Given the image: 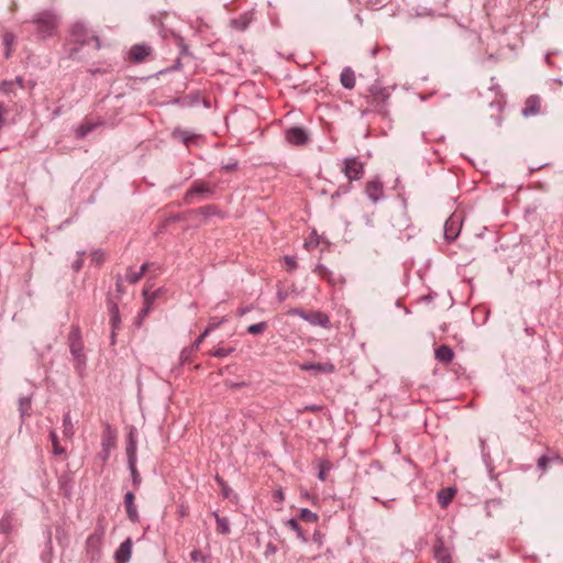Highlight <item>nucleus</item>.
<instances>
[{
	"mask_svg": "<svg viewBox=\"0 0 563 563\" xmlns=\"http://www.w3.org/2000/svg\"><path fill=\"white\" fill-rule=\"evenodd\" d=\"M277 552V547L273 542H268L264 552V555L266 558H269L271 555L275 554Z\"/></svg>",
	"mask_w": 563,
	"mask_h": 563,
	"instance_id": "52",
	"label": "nucleus"
},
{
	"mask_svg": "<svg viewBox=\"0 0 563 563\" xmlns=\"http://www.w3.org/2000/svg\"><path fill=\"white\" fill-rule=\"evenodd\" d=\"M331 468V464L328 462V461H322L320 464H319V472H318V478L320 481H325L327 478V473L328 471Z\"/></svg>",
	"mask_w": 563,
	"mask_h": 563,
	"instance_id": "45",
	"label": "nucleus"
},
{
	"mask_svg": "<svg viewBox=\"0 0 563 563\" xmlns=\"http://www.w3.org/2000/svg\"><path fill=\"white\" fill-rule=\"evenodd\" d=\"M284 261L288 265L289 271H294L297 268V262H296L295 257L286 255L284 257Z\"/></svg>",
	"mask_w": 563,
	"mask_h": 563,
	"instance_id": "53",
	"label": "nucleus"
},
{
	"mask_svg": "<svg viewBox=\"0 0 563 563\" xmlns=\"http://www.w3.org/2000/svg\"><path fill=\"white\" fill-rule=\"evenodd\" d=\"M104 533H106L104 517H100L96 525L95 531L92 534H90V537L97 538L98 540L102 541Z\"/></svg>",
	"mask_w": 563,
	"mask_h": 563,
	"instance_id": "36",
	"label": "nucleus"
},
{
	"mask_svg": "<svg viewBox=\"0 0 563 563\" xmlns=\"http://www.w3.org/2000/svg\"><path fill=\"white\" fill-rule=\"evenodd\" d=\"M12 40H13V35L12 34H9L7 33L4 36H3V42L5 44V46L8 47V51L5 52V56L9 57L10 56V45L12 43Z\"/></svg>",
	"mask_w": 563,
	"mask_h": 563,
	"instance_id": "55",
	"label": "nucleus"
},
{
	"mask_svg": "<svg viewBox=\"0 0 563 563\" xmlns=\"http://www.w3.org/2000/svg\"><path fill=\"white\" fill-rule=\"evenodd\" d=\"M462 228L461 216L453 213L444 223V238L448 242H453L460 235Z\"/></svg>",
	"mask_w": 563,
	"mask_h": 563,
	"instance_id": "5",
	"label": "nucleus"
},
{
	"mask_svg": "<svg viewBox=\"0 0 563 563\" xmlns=\"http://www.w3.org/2000/svg\"><path fill=\"white\" fill-rule=\"evenodd\" d=\"M365 192L367 197L376 203L383 196L384 189H383V183L379 178H375L369 180L366 184Z\"/></svg>",
	"mask_w": 563,
	"mask_h": 563,
	"instance_id": "14",
	"label": "nucleus"
},
{
	"mask_svg": "<svg viewBox=\"0 0 563 563\" xmlns=\"http://www.w3.org/2000/svg\"><path fill=\"white\" fill-rule=\"evenodd\" d=\"M456 494L455 487H445L438 492L437 498L438 503L442 508H445L449 506V504L452 501L453 497Z\"/></svg>",
	"mask_w": 563,
	"mask_h": 563,
	"instance_id": "21",
	"label": "nucleus"
},
{
	"mask_svg": "<svg viewBox=\"0 0 563 563\" xmlns=\"http://www.w3.org/2000/svg\"><path fill=\"white\" fill-rule=\"evenodd\" d=\"M300 369L306 372H311L313 375H318L320 373L331 374L335 371V366L331 362L325 363H312L306 362L299 365Z\"/></svg>",
	"mask_w": 563,
	"mask_h": 563,
	"instance_id": "9",
	"label": "nucleus"
},
{
	"mask_svg": "<svg viewBox=\"0 0 563 563\" xmlns=\"http://www.w3.org/2000/svg\"><path fill=\"white\" fill-rule=\"evenodd\" d=\"M70 353L77 362V366L84 365L86 362V356L84 354V344L82 342H75L69 344Z\"/></svg>",
	"mask_w": 563,
	"mask_h": 563,
	"instance_id": "24",
	"label": "nucleus"
},
{
	"mask_svg": "<svg viewBox=\"0 0 563 563\" xmlns=\"http://www.w3.org/2000/svg\"><path fill=\"white\" fill-rule=\"evenodd\" d=\"M212 516L217 522V531L221 534H229L231 532L229 520L225 517H220L218 511H213Z\"/></svg>",
	"mask_w": 563,
	"mask_h": 563,
	"instance_id": "28",
	"label": "nucleus"
},
{
	"mask_svg": "<svg viewBox=\"0 0 563 563\" xmlns=\"http://www.w3.org/2000/svg\"><path fill=\"white\" fill-rule=\"evenodd\" d=\"M32 23L35 24V33L38 38L45 40L52 36L57 29V16L51 10H45L36 13Z\"/></svg>",
	"mask_w": 563,
	"mask_h": 563,
	"instance_id": "2",
	"label": "nucleus"
},
{
	"mask_svg": "<svg viewBox=\"0 0 563 563\" xmlns=\"http://www.w3.org/2000/svg\"><path fill=\"white\" fill-rule=\"evenodd\" d=\"M433 555L438 563H453L451 550L445 545L443 537H437L433 544Z\"/></svg>",
	"mask_w": 563,
	"mask_h": 563,
	"instance_id": "7",
	"label": "nucleus"
},
{
	"mask_svg": "<svg viewBox=\"0 0 563 563\" xmlns=\"http://www.w3.org/2000/svg\"><path fill=\"white\" fill-rule=\"evenodd\" d=\"M195 350L189 346V347H185L181 353H180V362L181 364H185L187 362H189V358H190V355L191 353L194 352Z\"/></svg>",
	"mask_w": 563,
	"mask_h": 563,
	"instance_id": "50",
	"label": "nucleus"
},
{
	"mask_svg": "<svg viewBox=\"0 0 563 563\" xmlns=\"http://www.w3.org/2000/svg\"><path fill=\"white\" fill-rule=\"evenodd\" d=\"M107 307L110 316V324L113 330H118L121 324V316L118 303L112 299L110 295L107 298Z\"/></svg>",
	"mask_w": 563,
	"mask_h": 563,
	"instance_id": "17",
	"label": "nucleus"
},
{
	"mask_svg": "<svg viewBox=\"0 0 563 563\" xmlns=\"http://www.w3.org/2000/svg\"><path fill=\"white\" fill-rule=\"evenodd\" d=\"M368 92L373 97L374 101L377 102V111L383 112L385 102L388 100L390 96L388 90L384 87H380L378 84H374L368 88Z\"/></svg>",
	"mask_w": 563,
	"mask_h": 563,
	"instance_id": "11",
	"label": "nucleus"
},
{
	"mask_svg": "<svg viewBox=\"0 0 563 563\" xmlns=\"http://www.w3.org/2000/svg\"><path fill=\"white\" fill-rule=\"evenodd\" d=\"M211 332V327H207L205 331L195 340L191 344V347L196 351L199 349V345L205 340V338Z\"/></svg>",
	"mask_w": 563,
	"mask_h": 563,
	"instance_id": "48",
	"label": "nucleus"
},
{
	"mask_svg": "<svg viewBox=\"0 0 563 563\" xmlns=\"http://www.w3.org/2000/svg\"><path fill=\"white\" fill-rule=\"evenodd\" d=\"M286 526L296 532L297 538L301 540V542L306 543L308 542V538L306 533L303 532L302 528L300 527L298 519L291 518L286 521Z\"/></svg>",
	"mask_w": 563,
	"mask_h": 563,
	"instance_id": "30",
	"label": "nucleus"
},
{
	"mask_svg": "<svg viewBox=\"0 0 563 563\" xmlns=\"http://www.w3.org/2000/svg\"><path fill=\"white\" fill-rule=\"evenodd\" d=\"M274 498L275 500L277 501H283L284 500V494L282 490H276L275 494H274Z\"/></svg>",
	"mask_w": 563,
	"mask_h": 563,
	"instance_id": "64",
	"label": "nucleus"
},
{
	"mask_svg": "<svg viewBox=\"0 0 563 563\" xmlns=\"http://www.w3.org/2000/svg\"><path fill=\"white\" fill-rule=\"evenodd\" d=\"M286 140L297 146L306 145L310 142V137L306 129L301 126H291L286 130Z\"/></svg>",
	"mask_w": 563,
	"mask_h": 563,
	"instance_id": "6",
	"label": "nucleus"
},
{
	"mask_svg": "<svg viewBox=\"0 0 563 563\" xmlns=\"http://www.w3.org/2000/svg\"><path fill=\"white\" fill-rule=\"evenodd\" d=\"M321 539H322V534L320 533V531L316 530L312 534V541L314 543L321 544Z\"/></svg>",
	"mask_w": 563,
	"mask_h": 563,
	"instance_id": "62",
	"label": "nucleus"
},
{
	"mask_svg": "<svg viewBox=\"0 0 563 563\" xmlns=\"http://www.w3.org/2000/svg\"><path fill=\"white\" fill-rule=\"evenodd\" d=\"M342 173L349 180H360L364 175V164L357 157H346L343 161Z\"/></svg>",
	"mask_w": 563,
	"mask_h": 563,
	"instance_id": "3",
	"label": "nucleus"
},
{
	"mask_svg": "<svg viewBox=\"0 0 563 563\" xmlns=\"http://www.w3.org/2000/svg\"><path fill=\"white\" fill-rule=\"evenodd\" d=\"M174 36V40H175V43L176 45L179 47L180 52H179V55L180 56H187V55H190V52H189V47L188 45L185 43L184 38L180 36V35H176V34H173Z\"/></svg>",
	"mask_w": 563,
	"mask_h": 563,
	"instance_id": "40",
	"label": "nucleus"
},
{
	"mask_svg": "<svg viewBox=\"0 0 563 563\" xmlns=\"http://www.w3.org/2000/svg\"><path fill=\"white\" fill-rule=\"evenodd\" d=\"M181 67H183L181 59H180V57H178V58L175 60V63H174V65H173V66H170L169 68H167V69H165V70H161L159 73L162 74V73H166V71L178 70V69H180Z\"/></svg>",
	"mask_w": 563,
	"mask_h": 563,
	"instance_id": "56",
	"label": "nucleus"
},
{
	"mask_svg": "<svg viewBox=\"0 0 563 563\" xmlns=\"http://www.w3.org/2000/svg\"><path fill=\"white\" fill-rule=\"evenodd\" d=\"M435 358L442 364H450L454 357V351L449 345H440L435 349Z\"/></svg>",
	"mask_w": 563,
	"mask_h": 563,
	"instance_id": "20",
	"label": "nucleus"
},
{
	"mask_svg": "<svg viewBox=\"0 0 563 563\" xmlns=\"http://www.w3.org/2000/svg\"><path fill=\"white\" fill-rule=\"evenodd\" d=\"M200 99L201 98L199 91H195L184 97L177 98L175 103L179 104L180 107H192L198 104Z\"/></svg>",
	"mask_w": 563,
	"mask_h": 563,
	"instance_id": "25",
	"label": "nucleus"
},
{
	"mask_svg": "<svg viewBox=\"0 0 563 563\" xmlns=\"http://www.w3.org/2000/svg\"><path fill=\"white\" fill-rule=\"evenodd\" d=\"M133 542L126 538L114 552V560L118 563H128L131 559Z\"/></svg>",
	"mask_w": 563,
	"mask_h": 563,
	"instance_id": "13",
	"label": "nucleus"
},
{
	"mask_svg": "<svg viewBox=\"0 0 563 563\" xmlns=\"http://www.w3.org/2000/svg\"><path fill=\"white\" fill-rule=\"evenodd\" d=\"M136 456V428L131 427L128 434L126 457Z\"/></svg>",
	"mask_w": 563,
	"mask_h": 563,
	"instance_id": "26",
	"label": "nucleus"
},
{
	"mask_svg": "<svg viewBox=\"0 0 563 563\" xmlns=\"http://www.w3.org/2000/svg\"><path fill=\"white\" fill-rule=\"evenodd\" d=\"M115 289H117V291L119 294H123L124 292V288H123V285H122V278L120 276L117 278Z\"/></svg>",
	"mask_w": 563,
	"mask_h": 563,
	"instance_id": "61",
	"label": "nucleus"
},
{
	"mask_svg": "<svg viewBox=\"0 0 563 563\" xmlns=\"http://www.w3.org/2000/svg\"><path fill=\"white\" fill-rule=\"evenodd\" d=\"M238 167V162L234 161V162H231V163H228L225 165L222 166V169L225 170V172H233Z\"/></svg>",
	"mask_w": 563,
	"mask_h": 563,
	"instance_id": "59",
	"label": "nucleus"
},
{
	"mask_svg": "<svg viewBox=\"0 0 563 563\" xmlns=\"http://www.w3.org/2000/svg\"><path fill=\"white\" fill-rule=\"evenodd\" d=\"M143 277V272H132L131 269L126 273L125 279L130 284L137 283Z\"/></svg>",
	"mask_w": 563,
	"mask_h": 563,
	"instance_id": "47",
	"label": "nucleus"
},
{
	"mask_svg": "<svg viewBox=\"0 0 563 563\" xmlns=\"http://www.w3.org/2000/svg\"><path fill=\"white\" fill-rule=\"evenodd\" d=\"M541 100L537 95H532L527 98L525 107L521 110V114L525 118L537 115L540 112Z\"/></svg>",
	"mask_w": 563,
	"mask_h": 563,
	"instance_id": "15",
	"label": "nucleus"
},
{
	"mask_svg": "<svg viewBox=\"0 0 563 563\" xmlns=\"http://www.w3.org/2000/svg\"><path fill=\"white\" fill-rule=\"evenodd\" d=\"M234 347H228V349H224V347H218L213 352H211V355L214 356V357H225L228 355H230L231 353L234 352Z\"/></svg>",
	"mask_w": 563,
	"mask_h": 563,
	"instance_id": "46",
	"label": "nucleus"
},
{
	"mask_svg": "<svg viewBox=\"0 0 563 563\" xmlns=\"http://www.w3.org/2000/svg\"><path fill=\"white\" fill-rule=\"evenodd\" d=\"M153 49L145 43L134 44L129 52V59L132 63L139 64L145 60L152 54Z\"/></svg>",
	"mask_w": 563,
	"mask_h": 563,
	"instance_id": "8",
	"label": "nucleus"
},
{
	"mask_svg": "<svg viewBox=\"0 0 563 563\" xmlns=\"http://www.w3.org/2000/svg\"><path fill=\"white\" fill-rule=\"evenodd\" d=\"M216 482L221 487V493L224 498H230L232 489L229 487L227 482L219 475L216 476Z\"/></svg>",
	"mask_w": 563,
	"mask_h": 563,
	"instance_id": "41",
	"label": "nucleus"
},
{
	"mask_svg": "<svg viewBox=\"0 0 563 563\" xmlns=\"http://www.w3.org/2000/svg\"><path fill=\"white\" fill-rule=\"evenodd\" d=\"M128 465L131 473L132 485L135 489H137L142 483V477L136 468V456H129Z\"/></svg>",
	"mask_w": 563,
	"mask_h": 563,
	"instance_id": "23",
	"label": "nucleus"
},
{
	"mask_svg": "<svg viewBox=\"0 0 563 563\" xmlns=\"http://www.w3.org/2000/svg\"><path fill=\"white\" fill-rule=\"evenodd\" d=\"M115 446V434L111 429L110 424H106V429L102 432V442H101V451L98 453V456L107 462L110 456V451Z\"/></svg>",
	"mask_w": 563,
	"mask_h": 563,
	"instance_id": "4",
	"label": "nucleus"
},
{
	"mask_svg": "<svg viewBox=\"0 0 563 563\" xmlns=\"http://www.w3.org/2000/svg\"><path fill=\"white\" fill-rule=\"evenodd\" d=\"M213 194V189L208 186L207 184H205L203 181H194V184L191 185V187L188 189L187 194H186V197H185V200L189 202V199L195 196V195H212Z\"/></svg>",
	"mask_w": 563,
	"mask_h": 563,
	"instance_id": "18",
	"label": "nucleus"
},
{
	"mask_svg": "<svg viewBox=\"0 0 563 563\" xmlns=\"http://www.w3.org/2000/svg\"><path fill=\"white\" fill-rule=\"evenodd\" d=\"M91 41L95 42V49L99 51L101 47L99 37L92 34L84 23L76 22L71 26L69 38L64 46L65 54L70 59L80 60L79 52L81 46L88 45Z\"/></svg>",
	"mask_w": 563,
	"mask_h": 563,
	"instance_id": "1",
	"label": "nucleus"
},
{
	"mask_svg": "<svg viewBox=\"0 0 563 563\" xmlns=\"http://www.w3.org/2000/svg\"><path fill=\"white\" fill-rule=\"evenodd\" d=\"M134 500H135L134 493L126 492L124 495V498H123L126 517L131 522L136 523L140 521V516H139V511H137Z\"/></svg>",
	"mask_w": 563,
	"mask_h": 563,
	"instance_id": "12",
	"label": "nucleus"
},
{
	"mask_svg": "<svg viewBox=\"0 0 563 563\" xmlns=\"http://www.w3.org/2000/svg\"><path fill=\"white\" fill-rule=\"evenodd\" d=\"M307 313H308V311H305L303 309H300V308H292L289 310V314L298 316V317L302 318L303 320H306Z\"/></svg>",
	"mask_w": 563,
	"mask_h": 563,
	"instance_id": "54",
	"label": "nucleus"
},
{
	"mask_svg": "<svg viewBox=\"0 0 563 563\" xmlns=\"http://www.w3.org/2000/svg\"><path fill=\"white\" fill-rule=\"evenodd\" d=\"M49 437H51V440H52V443H53V452H54V454L59 455V454L65 453V449L63 446H60L59 443H58V438H57L55 431H51Z\"/></svg>",
	"mask_w": 563,
	"mask_h": 563,
	"instance_id": "44",
	"label": "nucleus"
},
{
	"mask_svg": "<svg viewBox=\"0 0 563 563\" xmlns=\"http://www.w3.org/2000/svg\"><path fill=\"white\" fill-rule=\"evenodd\" d=\"M190 558H191L192 561L201 560L202 563H208V560H209L210 556L202 555V553L199 550H194L190 553Z\"/></svg>",
	"mask_w": 563,
	"mask_h": 563,
	"instance_id": "49",
	"label": "nucleus"
},
{
	"mask_svg": "<svg viewBox=\"0 0 563 563\" xmlns=\"http://www.w3.org/2000/svg\"><path fill=\"white\" fill-rule=\"evenodd\" d=\"M143 297H144V307L141 309V311L139 312V316L136 317V320H135V325L136 327H141L142 325V322L144 320V318L148 314V312L151 311V307H150V297H148V288H144L143 289V292H142Z\"/></svg>",
	"mask_w": 563,
	"mask_h": 563,
	"instance_id": "27",
	"label": "nucleus"
},
{
	"mask_svg": "<svg viewBox=\"0 0 563 563\" xmlns=\"http://www.w3.org/2000/svg\"><path fill=\"white\" fill-rule=\"evenodd\" d=\"M306 321H308L312 325H320L324 329H330L331 323L328 314L322 311H308Z\"/></svg>",
	"mask_w": 563,
	"mask_h": 563,
	"instance_id": "16",
	"label": "nucleus"
},
{
	"mask_svg": "<svg viewBox=\"0 0 563 563\" xmlns=\"http://www.w3.org/2000/svg\"><path fill=\"white\" fill-rule=\"evenodd\" d=\"M159 291H161V289H157V290H154V291H151L148 289L150 307L152 306V302L158 297Z\"/></svg>",
	"mask_w": 563,
	"mask_h": 563,
	"instance_id": "60",
	"label": "nucleus"
},
{
	"mask_svg": "<svg viewBox=\"0 0 563 563\" xmlns=\"http://www.w3.org/2000/svg\"><path fill=\"white\" fill-rule=\"evenodd\" d=\"M267 327H268L267 322L262 321L258 323L251 324L246 331L250 334L257 335V334L263 333L267 329Z\"/></svg>",
	"mask_w": 563,
	"mask_h": 563,
	"instance_id": "39",
	"label": "nucleus"
},
{
	"mask_svg": "<svg viewBox=\"0 0 563 563\" xmlns=\"http://www.w3.org/2000/svg\"><path fill=\"white\" fill-rule=\"evenodd\" d=\"M340 82L345 89H353L355 87V74L351 67H344L340 75Z\"/></svg>",
	"mask_w": 563,
	"mask_h": 563,
	"instance_id": "22",
	"label": "nucleus"
},
{
	"mask_svg": "<svg viewBox=\"0 0 563 563\" xmlns=\"http://www.w3.org/2000/svg\"><path fill=\"white\" fill-rule=\"evenodd\" d=\"M298 519L305 522H317L319 517L316 512H312L308 508H301L298 515Z\"/></svg>",
	"mask_w": 563,
	"mask_h": 563,
	"instance_id": "34",
	"label": "nucleus"
},
{
	"mask_svg": "<svg viewBox=\"0 0 563 563\" xmlns=\"http://www.w3.org/2000/svg\"><path fill=\"white\" fill-rule=\"evenodd\" d=\"M172 136L174 139H180L186 146H189V143L197 139L196 134H188L186 131L179 128L172 132Z\"/></svg>",
	"mask_w": 563,
	"mask_h": 563,
	"instance_id": "32",
	"label": "nucleus"
},
{
	"mask_svg": "<svg viewBox=\"0 0 563 563\" xmlns=\"http://www.w3.org/2000/svg\"><path fill=\"white\" fill-rule=\"evenodd\" d=\"M31 409V397L24 396L19 398V412L21 418V424L24 422L25 417L30 415Z\"/></svg>",
	"mask_w": 563,
	"mask_h": 563,
	"instance_id": "31",
	"label": "nucleus"
},
{
	"mask_svg": "<svg viewBox=\"0 0 563 563\" xmlns=\"http://www.w3.org/2000/svg\"><path fill=\"white\" fill-rule=\"evenodd\" d=\"M82 265H84V260L82 258H77L71 264V267H73L74 272L78 273L81 269Z\"/></svg>",
	"mask_w": 563,
	"mask_h": 563,
	"instance_id": "58",
	"label": "nucleus"
},
{
	"mask_svg": "<svg viewBox=\"0 0 563 563\" xmlns=\"http://www.w3.org/2000/svg\"><path fill=\"white\" fill-rule=\"evenodd\" d=\"M253 20V13L252 12H245L241 15H239L238 18L235 19H232L230 21V26L240 31V32H243L245 31L249 25L251 24Z\"/></svg>",
	"mask_w": 563,
	"mask_h": 563,
	"instance_id": "19",
	"label": "nucleus"
},
{
	"mask_svg": "<svg viewBox=\"0 0 563 563\" xmlns=\"http://www.w3.org/2000/svg\"><path fill=\"white\" fill-rule=\"evenodd\" d=\"M253 309L252 306H249V307H242L238 310V316L242 317L244 314H246L247 312H250L251 310Z\"/></svg>",
	"mask_w": 563,
	"mask_h": 563,
	"instance_id": "63",
	"label": "nucleus"
},
{
	"mask_svg": "<svg viewBox=\"0 0 563 563\" xmlns=\"http://www.w3.org/2000/svg\"><path fill=\"white\" fill-rule=\"evenodd\" d=\"M95 128H96V124L91 123V122H85V123L80 124L76 129V137L77 139L86 137L90 132L93 131Z\"/></svg>",
	"mask_w": 563,
	"mask_h": 563,
	"instance_id": "33",
	"label": "nucleus"
},
{
	"mask_svg": "<svg viewBox=\"0 0 563 563\" xmlns=\"http://www.w3.org/2000/svg\"><path fill=\"white\" fill-rule=\"evenodd\" d=\"M194 212L201 214L205 218H209V217L218 213V208L214 205H208V206L200 207L199 209L195 210Z\"/></svg>",
	"mask_w": 563,
	"mask_h": 563,
	"instance_id": "38",
	"label": "nucleus"
},
{
	"mask_svg": "<svg viewBox=\"0 0 563 563\" xmlns=\"http://www.w3.org/2000/svg\"><path fill=\"white\" fill-rule=\"evenodd\" d=\"M323 409L320 405H307L303 407L305 411L319 412Z\"/></svg>",
	"mask_w": 563,
	"mask_h": 563,
	"instance_id": "57",
	"label": "nucleus"
},
{
	"mask_svg": "<svg viewBox=\"0 0 563 563\" xmlns=\"http://www.w3.org/2000/svg\"><path fill=\"white\" fill-rule=\"evenodd\" d=\"M481 452L483 461L487 467V472L490 478H493V466L490 464V453L485 439H481Z\"/></svg>",
	"mask_w": 563,
	"mask_h": 563,
	"instance_id": "29",
	"label": "nucleus"
},
{
	"mask_svg": "<svg viewBox=\"0 0 563 563\" xmlns=\"http://www.w3.org/2000/svg\"><path fill=\"white\" fill-rule=\"evenodd\" d=\"M63 433L68 438L73 437L74 434V426L69 412L65 413L63 417Z\"/></svg>",
	"mask_w": 563,
	"mask_h": 563,
	"instance_id": "35",
	"label": "nucleus"
},
{
	"mask_svg": "<svg viewBox=\"0 0 563 563\" xmlns=\"http://www.w3.org/2000/svg\"><path fill=\"white\" fill-rule=\"evenodd\" d=\"M101 540L88 537L86 541V554L90 563H98L101 558Z\"/></svg>",
	"mask_w": 563,
	"mask_h": 563,
	"instance_id": "10",
	"label": "nucleus"
},
{
	"mask_svg": "<svg viewBox=\"0 0 563 563\" xmlns=\"http://www.w3.org/2000/svg\"><path fill=\"white\" fill-rule=\"evenodd\" d=\"M13 530V526H12V516L11 515H5L1 520H0V531L4 534H9L11 533Z\"/></svg>",
	"mask_w": 563,
	"mask_h": 563,
	"instance_id": "37",
	"label": "nucleus"
},
{
	"mask_svg": "<svg viewBox=\"0 0 563 563\" xmlns=\"http://www.w3.org/2000/svg\"><path fill=\"white\" fill-rule=\"evenodd\" d=\"M316 272L329 283H332V272L329 271L324 265L318 264L316 267Z\"/></svg>",
	"mask_w": 563,
	"mask_h": 563,
	"instance_id": "42",
	"label": "nucleus"
},
{
	"mask_svg": "<svg viewBox=\"0 0 563 563\" xmlns=\"http://www.w3.org/2000/svg\"><path fill=\"white\" fill-rule=\"evenodd\" d=\"M68 341H69V344L75 343V342H82L81 341V332H80V329L78 325L71 327V330L68 335Z\"/></svg>",
	"mask_w": 563,
	"mask_h": 563,
	"instance_id": "43",
	"label": "nucleus"
},
{
	"mask_svg": "<svg viewBox=\"0 0 563 563\" xmlns=\"http://www.w3.org/2000/svg\"><path fill=\"white\" fill-rule=\"evenodd\" d=\"M550 459L547 455H542L538 460V468L542 472L547 471Z\"/></svg>",
	"mask_w": 563,
	"mask_h": 563,
	"instance_id": "51",
	"label": "nucleus"
}]
</instances>
